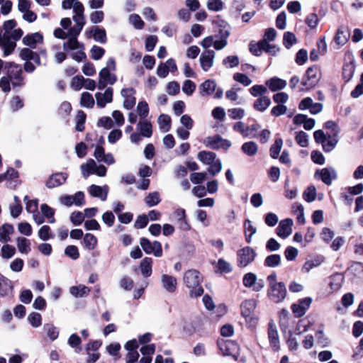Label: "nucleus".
Segmentation results:
<instances>
[{"label":"nucleus","mask_w":363,"mask_h":363,"mask_svg":"<svg viewBox=\"0 0 363 363\" xmlns=\"http://www.w3.org/2000/svg\"><path fill=\"white\" fill-rule=\"evenodd\" d=\"M16 26L15 20H8L4 22L3 26L4 33L0 30V47L3 48L5 56L9 55L14 50L16 47V42L23 34L22 29H14Z\"/></svg>","instance_id":"obj_1"},{"label":"nucleus","mask_w":363,"mask_h":363,"mask_svg":"<svg viewBox=\"0 0 363 363\" xmlns=\"http://www.w3.org/2000/svg\"><path fill=\"white\" fill-rule=\"evenodd\" d=\"M183 281L189 289V296L191 298L201 296L203 294L201 286L202 277L200 272L196 269H189L184 272Z\"/></svg>","instance_id":"obj_2"},{"label":"nucleus","mask_w":363,"mask_h":363,"mask_svg":"<svg viewBox=\"0 0 363 363\" xmlns=\"http://www.w3.org/2000/svg\"><path fill=\"white\" fill-rule=\"evenodd\" d=\"M5 68L7 69V77L10 79L13 87L23 85V70L21 65L14 62H6Z\"/></svg>","instance_id":"obj_3"},{"label":"nucleus","mask_w":363,"mask_h":363,"mask_svg":"<svg viewBox=\"0 0 363 363\" xmlns=\"http://www.w3.org/2000/svg\"><path fill=\"white\" fill-rule=\"evenodd\" d=\"M319 78L320 69L318 67L316 66L308 67L301 82V85L305 87L302 90H308L314 87L319 81Z\"/></svg>","instance_id":"obj_4"},{"label":"nucleus","mask_w":363,"mask_h":363,"mask_svg":"<svg viewBox=\"0 0 363 363\" xmlns=\"http://www.w3.org/2000/svg\"><path fill=\"white\" fill-rule=\"evenodd\" d=\"M81 170L84 178L88 177L90 174H96L99 177H104L107 171L104 165L97 166L95 161L92 159L88 160L86 164H82Z\"/></svg>","instance_id":"obj_5"},{"label":"nucleus","mask_w":363,"mask_h":363,"mask_svg":"<svg viewBox=\"0 0 363 363\" xmlns=\"http://www.w3.org/2000/svg\"><path fill=\"white\" fill-rule=\"evenodd\" d=\"M116 69V61L113 58H109L106 62V67H104L99 74V78L104 79L108 84L113 85L117 80V77L114 73Z\"/></svg>","instance_id":"obj_6"},{"label":"nucleus","mask_w":363,"mask_h":363,"mask_svg":"<svg viewBox=\"0 0 363 363\" xmlns=\"http://www.w3.org/2000/svg\"><path fill=\"white\" fill-rule=\"evenodd\" d=\"M256 257L255 251L250 247H245L237 252V262L240 267H245L252 263Z\"/></svg>","instance_id":"obj_7"},{"label":"nucleus","mask_w":363,"mask_h":363,"mask_svg":"<svg viewBox=\"0 0 363 363\" xmlns=\"http://www.w3.org/2000/svg\"><path fill=\"white\" fill-rule=\"evenodd\" d=\"M217 345L223 355L233 356L235 357L239 354V346L235 341L218 339Z\"/></svg>","instance_id":"obj_8"},{"label":"nucleus","mask_w":363,"mask_h":363,"mask_svg":"<svg viewBox=\"0 0 363 363\" xmlns=\"http://www.w3.org/2000/svg\"><path fill=\"white\" fill-rule=\"evenodd\" d=\"M203 143L208 147L211 149H224L228 150L231 146V142L223 138L219 135L207 137L204 139Z\"/></svg>","instance_id":"obj_9"},{"label":"nucleus","mask_w":363,"mask_h":363,"mask_svg":"<svg viewBox=\"0 0 363 363\" xmlns=\"http://www.w3.org/2000/svg\"><path fill=\"white\" fill-rule=\"evenodd\" d=\"M140 244L143 250L147 254H154L155 257L162 256V245L158 241L150 242L147 238H142L140 240Z\"/></svg>","instance_id":"obj_10"},{"label":"nucleus","mask_w":363,"mask_h":363,"mask_svg":"<svg viewBox=\"0 0 363 363\" xmlns=\"http://www.w3.org/2000/svg\"><path fill=\"white\" fill-rule=\"evenodd\" d=\"M269 298L275 303L281 302L286 296V289L283 282L273 284L268 290Z\"/></svg>","instance_id":"obj_11"},{"label":"nucleus","mask_w":363,"mask_h":363,"mask_svg":"<svg viewBox=\"0 0 363 363\" xmlns=\"http://www.w3.org/2000/svg\"><path fill=\"white\" fill-rule=\"evenodd\" d=\"M83 28L75 25L72 27L68 31V35L70 36L69 39L64 43L63 49L64 50L78 49L80 47V43L78 42L77 37L79 35Z\"/></svg>","instance_id":"obj_12"},{"label":"nucleus","mask_w":363,"mask_h":363,"mask_svg":"<svg viewBox=\"0 0 363 363\" xmlns=\"http://www.w3.org/2000/svg\"><path fill=\"white\" fill-rule=\"evenodd\" d=\"M312 299L311 298H305L298 301L297 303L292 304L291 308L295 316L300 318L304 315L309 308Z\"/></svg>","instance_id":"obj_13"},{"label":"nucleus","mask_w":363,"mask_h":363,"mask_svg":"<svg viewBox=\"0 0 363 363\" xmlns=\"http://www.w3.org/2000/svg\"><path fill=\"white\" fill-rule=\"evenodd\" d=\"M318 175L319 179L326 185H330L333 180L337 178V172L333 167L323 168L320 171H317L315 176Z\"/></svg>","instance_id":"obj_14"},{"label":"nucleus","mask_w":363,"mask_h":363,"mask_svg":"<svg viewBox=\"0 0 363 363\" xmlns=\"http://www.w3.org/2000/svg\"><path fill=\"white\" fill-rule=\"evenodd\" d=\"M268 338L272 350L277 352L280 349L279 334L276 325L272 321L269 323Z\"/></svg>","instance_id":"obj_15"},{"label":"nucleus","mask_w":363,"mask_h":363,"mask_svg":"<svg viewBox=\"0 0 363 363\" xmlns=\"http://www.w3.org/2000/svg\"><path fill=\"white\" fill-rule=\"evenodd\" d=\"M293 223V220L291 218H286L281 220L277 228V234L278 236L283 239L289 237L292 233Z\"/></svg>","instance_id":"obj_16"},{"label":"nucleus","mask_w":363,"mask_h":363,"mask_svg":"<svg viewBox=\"0 0 363 363\" xmlns=\"http://www.w3.org/2000/svg\"><path fill=\"white\" fill-rule=\"evenodd\" d=\"M216 53L213 50H206L200 56V64L203 71L207 72L213 65Z\"/></svg>","instance_id":"obj_17"},{"label":"nucleus","mask_w":363,"mask_h":363,"mask_svg":"<svg viewBox=\"0 0 363 363\" xmlns=\"http://www.w3.org/2000/svg\"><path fill=\"white\" fill-rule=\"evenodd\" d=\"M121 94L124 98L123 107L128 110L132 109L136 102L134 96L135 90L133 88H125L121 90Z\"/></svg>","instance_id":"obj_18"},{"label":"nucleus","mask_w":363,"mask_h":363,"mask_svg":"<svg viewBox=\"0 0 363 363\" xmlns=\"http://www.w3.org/2000/svg\"><path fill=\"white\" fill-rule=\"evenodd\" d=\"M161 284L162 288L169 293H174L177 290V281L173 276L162 274L161 276Z\"/></svg>","instance_id":"obj_19"},{"label":"nucleus","mask_w":363,"mask_h":363,"mask_svg":"<svg viewBox=\"0 0 363 363\" xmlns=\"http://www.w3.org/2000/svg\"><path fill=\"white\" fill-rule=\"evenodd\" d=\"M96 104L100 108H104L108 103L113 100V89L109 87L106 89L104 93L97 92L95 94Z\"/></svg>","instance_id":"obj_20"},{"label":"nucleus","mask_w":363,"mask_h":363,"mask_svg":"<svg viewBox=\"0 0 363 363\" xmlns=\"http://www.w3.org/2000/svg\"><path fill=\"white\" fill-rule=\"evenodd\" d=\"M174 218L179 228L184 231H188L190 230L191 226L186 220L184 209L178 208L174 212Z\"/></svg>","instance_id":"obj_21"},{"label":"nucleus","mask_w":363,"mask_h":363,"mask_svg":"<svg viewBox=\"0 0 363 363\" xmlns=\"http://www.w3.org/2000/svg\"><path fill=\"white\" fill-rule=\"evenodd\" d=\"M67 178L65 173H55L52 174L46 182L48 188L52 189L63 184Z\"/></svg>","instance_id":"obj_22"},{"label":"nucleus","mask_w":363,"mask_h":363,"mask_svg":"<svg viewBox=\"0 0 363 363\" xmlns=\"http://www.w3.org/2000/svg\"><path fill=\"white\" fill-rule=\"evenodd\" d=\"M108 187L107 186H100L92 184L89 186V192L93 197L99 198L101 201H105L107 198Z\"/></svg>","instance_id":"obj_23"},{"label":"nucleus","mask_w":363,"mask_h":363,"mask_svg":"<svg viewBox=\"0 0 363 363\" xmlns=\"http://www.w3.org/2000/svg\"><path fill=\"white\" fill-rule=\"evenodd\" d=\"M350 37V32L348 28L345 26H341L337 29V33L335 36V41L339 45H345Z\"/></svg>","instance_id":"obj_24"},{"label":"nucleus","mask_w":363,"mask_h":363,"mask_svg":"<svg viewBox=\"0 0 363 363\" xmlns=\"http://www.w3.org/2000/svg\"><path fill=\"white\" fill-rule=\"evenodd\" d=\"M13 291V285L11 281L0 274V295L1 296H8L11 295Z\"/></svg>","instance_id":"obj_25"},{"label":"nucleus","mask_w":363,"mask_h":363,"mask_svg":"<svg viewBox=\"0 0 363 363\" xmlns=\"http://www.w3.org/2000/svg\"><path fill=\"white\" fill-rule=\"evenodd\" d=\"M265 84L272 91H277L284 89L286 86V82L280 78L272 77L269 80H267Z\"/></svg>","instance_id":"obj_26"},{"label":"nucleus","mask_w":363,"mask_h":363,"mask_svg":"<svg viewBox=\"0 0 363 363\" xmlns=\"http://www.w3.org/2000/svg\"><path fill=\"white\" fill-rule=\"evenodd\" d=\"M138 129L143 137L150 138L152 134L151 123L145 118L141 119L138 123Z\"/></svg>","instance_id":"obj_27"},{"label":"nucleus","mask_w":363,"mask_h":363,"mask_svg":"<svg viewBox=\"0 0 363 363\" xmlns=\"http://www.w3.org/2000/svg\"><path fill=\"white\" fill-rule=\"evenodd\" d=\"M270 104V99L267 96H262L255 101L253 108L257 111L263 112L269 108Z\"/></svg>","instance_id":"obj_28"},{"label":"nucleus","mask_w":363,"mask_h":363,"mask_svg":"<svg viewBox=\"0 0 363 363\" xmlns=\"http://www.w3.org/2000/svg\"><path fill=\"white\" fill-rule=\"evenodd\" d=\"M216 84L214 80L207 79L199 86V93L202 96L210 95L216 89Z\"/></svg>","instance_id":"obj_29"},{"label":"nucleus","mask_w":363,"mask_h":363,"mask_svg":"<svg viewBox=\"0 0 363 363\" xmlns=\"http://www.w3.org/2000/svg\"><path fill=\"white\" fill-rule=\"evenodd\" d=\"M256 302L253 299L245 300L241 304V313L242 316H250L254 314Z\"/></svg>","instance_id":"obj_30"},{"label":"nucleus","mask_w":363,"mask_h":363,"mask_svg":"<svg viewBox=\"0 0 363 363\" xmlns=\"http://www.w3.org/2000/svg\"><path fill=\"white\" fill-rule=\"evenodd\" d=\"M89 291V288L82 284L73 286L69 289V293L75 298L86 296Z\"/></svg>","instance_id":"obj_31"},{"label":"nucleus","mask_w":363,"mask_h":363,"mask_svg":"<svg viewBox=\"0 0 363 363\" xmlns=\"http://www.w3.org/2000/svg\"><path fill=\"white\" fill-rule=\"evenodd\" d=\"M43 35L39 33L27 35L23 38V43L30 48H35L36 43L43 41Z\"/></svg>","instance_id":"obj_32"},{"label":"nucleus","mask_w":363,"mask_h":363,"mask_svg":"<svg viewBox=\"0 0 363 363\" xmlns=\"http://www.w3.org/2000/svg\"><path fill=\"white\" fill-rule=\"evenodd\" d=\"M197 158L202 163L208 165L213 162L215 160H216V154L213 152L210 151H201L198 153Z\"/></svg>","instance_id":"obj_33"},{"label":"nucleus","mask_w":363,"mask_h":363,"mask_svg":"<svg viewBox=\"0 0 363 363\" xmlns=\"http://www.w3.org/2000/svg\"><path fill=\"white\" fill-rule=\"evenodd\" d=\"M13 227L12 225L6 223L0 227V241L7 242L10 241V235L13 233Z\"/></svg>","instance_id":"obj_34"},{"label":"nucleus","mask_w":363,"mask_h":363,"mask_svg":"<svg viewBox=\"0 0 363 363\" xmlns=\"http://www.w3.org/2000/svg\"><path fill=\"white\" fill-rule=\"evenodd\" d=\"M324 261V257L321 255L316 256L313 259L306 261L302 268L305 272H309L314 267L320 266Z\"/></svg>","instance_id":"obj_35"},{"label":"nucleus","mask_w":363,"mask_h":363,"mask_svg":"<svg viewBox=\"0 0 363 363\" xmlns=\"http://www.w3.org/2000/svg\"><path fill=\"white\" fill-rule=\"evenodd\" d=\"M16 245L18 251L21 254L28 255L31 249H30V242L29 240L26 239L23 237H18L16 239Z\"/></svg>","instance_id":"obj_36"},{"label":"nucleus","mask_w":363,"mask_h":363,"mask_svg":"<svg viewBox=\"0 0 363 363\" xmlns=\"http://www.w3.org/2000/svg\"><path fill=\"white\" fill-rule=\"evenodd\" d=\"M241 150L247 156L252 157L257 154L258 146L253 141L246 142L242 144Z\"/></svg>","instance_id":"obj_37"},{"label":"nucleus","mask_w":363,"mask_h":363,"mask_svg":"<svg viewBox=\"0 0 363 363\" xmlns=\"http://www.w3.org/2000/svg\"><path fill=\"white\" fill-rule=\"evenodd\" d=\"M95 41L100 43H105L107 40L106 30L104 28L95 27L90 30Z\"/></svg>","instance_id":"obj_38"},{"label":"nucleus","mask_w":363,"mask_h":363,"mask_svg":"<svg viewBox=\"0 0 363 363\" xmlns=\"http://www.w3.org/2000/svg\"><path fill=\"white\" fill-rule=\"evenodd\" d=\"M43 330L51 341H54L58 337L59 330L53 324H45L43 325Z\"/></svg>","instance_id":"obj_39"},{"label":"nucleus","mask_w":363,"mask_h":363,"mask_svg":"<svg viewBox=\"0 0 363 363\" xmlns=\"http://www.w3.org/2000/svg\"><path fill=\"white\" fill-rule=\"evenodd\" d=\"M152 259L150 257L144 258L140 263V270L145 277H148L152 274Z\"/></svg>","instance_id":"obj_40"},{"label":"nucleus","mask_w":363,"mask_h":363,"mask_svg":"<svg viewBox=\"0 0 363 363\" xmlns=\"http://www.w3.org/2000/svg\"><path fill=\"white\" fill-rule=\"evenodd\" d=\"M244 230L246 237V242L250 243L252 237L256 233L257 228L252 224V222L247 219L244 222Z\"/></svg>","instance_id":"obj_41"},{"label":"nucleus","mask_w":363,"mask_h":363,"mask_svg":"<svg viewBox=\"0 0 363 363\" xmlns=\"http://www.w3.org/2000/svg\"><path fill=\"white\" fill-rule=\"evenodd\" d=\"M281 261V256L277 254H273L267 256L264 261V266L274 268L280 265Z\"/></svg>","instance_id":"obj_42"},{"label":"nucleus","mask_w":363,"mask_h":363,"mask_svg":"<svg viewBox=\"0 0 363 363\" xmlns=\"http://www.w3.org/2000/svg\"><path fill=\"white\" fill-rule=\"evenodd\" d=\"M337 136L328 135L326 140L322 143L325 152H331L333 150L338 142Z\"/></svg>","instance_id":"obj_43"},{"label":"nucleus","mask_w":363,"mask_h":363,"mask_svg":"<svg viewBox=\"0 0 363 363\" xmlns=\"http://www.w3.org/2000/svg\"><path fill=\"white\" fill-rule=\"evenodd\" d=\"M157 122H158L160 128L164 133L168 132L170 130L171 118L168 115L161 114L157 119Z\"/></svg>","instance_id":"obj_44"},{"label":"nucleus","mask_w":363,"mask_h":363,"mask_svg":"<svg viewBox=\"0 0 363 363\" xmlns=\"http://www.w3.org/2000/svg\"><path fill=\"white\" fill-rule=\"evenodd\" d=\"M343 282V277L340 274H335L330 277V287L333 291L338 290Z\"/></svg>","instance_id":"obj_45"},{"label":"nucleus","mask_w":363,"mask_h":363,"mask_svg":"<svg viewBox=\"0 0 363 363\" xmlns=\"http://www.w3.org/2000/svg\"><path fill=\"white\" fill-rule=\"evenodd\" d=\"M264 43L265 40H259L257 43H250L249 45L250 52L255 56H260L264 50Z\"/></svg>","instance_id":"obj_46"},{"label":"nucleus","mask_w":363,"mask_h":363,"mask_svg":"<svg viewBox=\"0 0 363 363\" xmlns=\"http://www.w3.org/2000/svg\"><path fill=\"white\" fill-rule=\"evenodd\" d=\"M240 60L237 55H229L223 60V65L228 69H232L239 65Z\"/></svg>","instance_id":"obj_47"},{"label":"nucleus","mask_w":363,"mask_h":363,"mask_svg":"<svg viewBox=\"0 0 363 363\" xmlns=\"http://www.w3.org/2000/svg\"><path fill=\"white\" fill-rule=\"evenodd\" d=\"M160 201V194L157 191L150 193L145 199V202L149 207L157 205Z\"/></svg>","instance_id":"obj_48"},{"label":"nucleus","mask_w":363,"mask_h":363,"mask_svg":"<svg viewBox=\"0 0 363 363\" xmlns=\"http://www.w3.org/2000/svg\"><path fill=\"white\" fill-rule=\"evenodd\" d=\"M85 247L89 250H94L97 245V238L91 233H86L84 237Z\"/></svg>","instance_id":"obj_49"},{"label":"nucleus","mask_w":363,"mask_h":363,"mask_svg":"<svg viewBox=\"0 0 363 363\" xmlns=\"http://www.w3.org/2000/svg\"><path fill=\"white\" fill-rule=\"evenodd\" d=\"M283 141L281 138H277L274 143L270 147V155L272 158L277 159L281 150Z\"/></svg>","instance_id":"obj_50"},{"label":"nucleus","mask_w":363,"mask_h":363,"mask_svg":"<svg viewBox=\"0 0 363 363\" xmlns=\"http://www.w3.org/2000/svg\"><path fill=\"white\" fill-rule=\"evenodd\" d=\"M80 104L82 106L92 108L94 105V100L92 95L88 92L82 94Z\"/></svg>","instance_id":"obj_51"},{"label":"nucleus","mask_w":363,"mask_h":363,"mask_svg":"<svg viewBox=\"0 0 363 363\" xmlns=\"http://www.w3.org/2000/svg\"><path fill=\"white\" fill-rule=\"evenodd\" d=\"M296 42L297 39L293 33L289 31L284 33L283 36V43L287 49H289Z\"/></svg>","instance_id":"obj_52"},{"label":"nucleus","mask_w":363,"mask_h":363,"mask_svg":"<svg viewBox=\"0 0 363 363\" xmlns=\"http://www.w3.org/2000/svg\"><path fill=\"white\" fill-rule=\"evenodd\" d=\"M256 281L257 276L252 272L245 274L242 279L243 285L247 288L254 287Z\"/></svg>","instance_id":"obj_53"},{"label":"nucleus","mask_w":363,"mask_h":363,"mask_svg":"<svg viewBox=\"0 0 363 363\" xmlns=\"http://www.w3.org/2000/svg\"><path fill=\"white\" fill-rule=\"evenodd\" d=\"M303 199L307 202H312L316 198V189L314 186H308L303 194Z\"/></svg>","instance_id":"obj_54"},{"label":"nucleus","mask_w":363,"mask_h":363,"mask_svg":"<svg viewBox=\"0 0 363 363\" xmlns=\"http://www.w3.org/2000/svg\"><path fill=\"white\" fill-rule=\"evenodd\" d=\"M249 91L255 97L262 96L267 93V89L264 85H254L249 89Z\"/></svg>","instance_id":"obj_55"},{"label":"nucleus","mask_w":363,"mask_h":363,"mask_svg":"<svg viewBox=\"0 0 363 363\" xmlns=\"http://www.w3.org/2000/svg\"><path fill=\"white\" fill-rule=\"evenodd\" d=\"M40 209L43 216L50 219L49 223H54L55 221L53 217L55 213L54 210L45 203L41 205Z\"/></svg>","instance_id":"obj_56"},{"label":"nucleus","mask_w":363,"mask_h":363,"mask_svg":"<svg viewBox=\"0 0 363 363\" xmlns=\"http://www.w3.org/2000/svg\"><path fill=\"white\" fill-rule=\"evenodd\" d=\"M233 79L245 86H248L251 84L252 80L245 74L242 73H235L233 74Z\"/></svg>","instance_id":"obj_57"},{"label":"nucleus","mask_w":363,"mask_h":363,"mask_svg":"<svg viewBox=\"0 0 363 363\" xmlns=\"http://www.w3.org/2000/svg\"><path fill=\"white\" fill-rule=\"evenodd\" d=\"M15 253V247L10 245L6 244L1 247V257L4 259H9L12 257Z\"/></svg>","instance_id":"obj_58"},{"label":"nucleus","mask_w":363,"mask_h":363,"mask_svg":"<svg viewBox=\"0 0 363 363\" xmlns=\"http://www.w3.org/2000/svg\"><path fill=\"white\" fill-rule=\"evenodd\" d=\"M28 320L30 325L34 328H38L41 325L42 323V318L41 315L36 312L31 313L28 317Z\"/></svg>","instance_id":"obj_59"},{"label":"nucleus","mask_w":363,"mask_h":363,"mask_svg":"<svg viewBox=\"0 0 363 363\" xmlns=\"http://www.w3.org/2000/svg\"><path fill=\"white\" fill-rule=\"evenodd\" d=\"M208 172L213 176L218 174L222 169V163L219 159H216L211 164H208Z\"/></svg>","instance_id":"obj_60"},{"label":"nucleus","mask_w":363,"mask_h":363,"mask_svg":"<svg viewBox=\"0 0 363 363\" xmlns=\"http://www.w3.org/2000/svg\"><path fill=\"white\" fill-rule=\"evenodd\" d=\"M137 111L142 119L145 118L149 113L148 104L146 101H140L137 106Z\"/></svg>","instance_id":"obj_61"},{"label":"nucleus","mask_w":363,"mask_h":363,"mask_svg":"<svg viewBox=\"0 0 363 363\" xmlns=\"http://www.w3.org/2000/svg\"><path fill=\"white\" fill-rule=\"evenodd\" d=\"M196 89V84L189 80H185L183 86H182V91L183 92L186 94L187 96H191Z\"/></svg>","instance_id":"obj_62"},{"label":"nucleus","mask_w":363,"mask_h":363,"mask_svg":"<svg viewBox=\"0 0 363 363\" xmlns=\"http://www.w3.org/2000/svg\"><path fill=\"white\" fill-rule=\"evenodd\" d=\"M90 52H91V58L93 60H99L104 55L105 50L103 48H101V47H99V46H97V45H94L91 48V49L90 50Z\"/></svg>","instance_id":"obj_63"},{"label":"nucleus","mask_w":363,"mask_h":363,"mask_svg":"<svg viewBox=\"0 0 363 363\" xmlns=\"http://www.w3.org/2000/svg\"><path fill=\"white\" fill-rule=\"evenodd\" d=\"M218 270L220 272L229 273L232 271V267L230 263H228L225 259L220 258L218 260Z\"/></svg>","instance_id":"obj_64"}]
</instances>
